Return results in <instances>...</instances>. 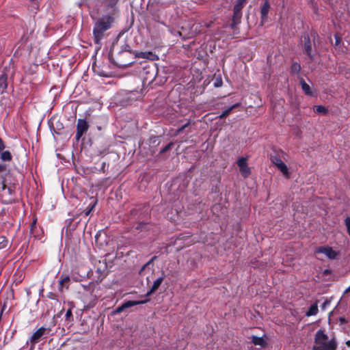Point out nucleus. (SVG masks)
I'll use <instances>...</instances> for the list:
<instances>
[{
    "label": "nucleus",
    "mask_w": 350,
    "mask_h": 350,
    "mask_svg": "<svg viewBox=\"0 0 350 350\" xmlns=\"http://www.w3.org/2000/svg\"><path fill=\"white\" fill-rule=\"evenodd\" d=\"M237 164L239 167H241V158L238 159L237 161Z\"/></svg>",
    "instance_id": "nucleus-33"
},
{
    "label": "nucleus",
    "mask_w": 350,
    "mask_h": 350,
    "mask_svg": "<svg viewBox=\"0 0 350 350\" xmlns=\"http://www.w3.org/2000/svg\"><path fill=\"white\" fill-rule=\"evenodd\" d=\"M154 259V257H152V258H151V260H150V261H149V262H152V260H153Z\"/></svg>",
    "instance_id": "nucleus-35"
},
{
    "label": "nucleus",
    "mask_w": 350,
    "mask_h": 350,
    "mask_svg": "<svg viewBox=\"0 0 350 350\" xmlns=\"http://www.w3.org/2000/svg\"><path fill=\"white\" fill-rule=\"evenodd\" d=\"M236 107V105H233L229 108H228L227 109H226L224 111H223V113L220 115V118H224L226 116H227L230 113V111H232V109L233 108H234Z\"/></svg>",
    "instance_id": "nucleus-21"
},
{
    "label": "nucleus",
    "mask_w": 350,
    "mask_h": 350,
    "mask_svg": "<svg viewBox=\"0 0 350 350\" xmlns=\"http://www.w3.org/2000/svg\"><path fill=\"white\" fill-rule=\"evenodd\" d=\"M272 163L280 170V172L285 176H288V168L286 165L278 157H273Z\"/></svg>",
    "instance_id": "nucleus-8"
},
{
    "label": "nucleus",
    "mask_w": 350,
    "mask_h": 350,
    "mask_svg": "<svg viewBox=\"0 0 350 350\" xmlns=\"http://www.w3.org/2000/svg\"><path fill=\"white\" fill-rule=\"evenodd\" d=\"M96 200H94L92 203V204L91 205L90 208H88L86 209L85 211H84V213L86 216L89 215L90 214V213L92 211V210L94 209V206H96Z\"/></svg>",
    "instance_id": "nucleus-22"
},
{
    "label": "nucleus",
    "mask_w": 350,
    "mask_h": 350,
    "mask_svg": "<svg viewBox=\"0 0 350 350\" xmlns=\"http://www.w3.org/2000/svg\"><path fill=\"white\" fill-rule=\"evenodd\" d=\"M5 170V165L0 163V172H3Z\"/></svg>",
    "instance_id": "nucleus-29"
},
{
    "label": "nucleus",
    "mask_w": 350,
    "mask_h": 350,
    "mask_svg": "<svg viewBox=\"0 0 350 350\" xmlns=\"http://www.w3.org/2000/svg\"><path fill=\"white\" fill-rule=\"evenodd\" d=\"M187 126V124H185L184 126H183L180 129H179L178 130V132L183 131Z\"/></svg>",
    "instance_id": "nucleus-32"
},
{
    "label": "nucleus",
    "mask_w": 350,
    "mask_h": 350,
    "mask_svg": "<svg viewBox=\"0 0 350 350\" xmlns=\"http://www.w3.org/2000/svg\"><path fill=\"white\" fill-rule=\"evenodd\" d=\"M318 312V306L317 304H312L308 310L306 312V315L307 317L314 316L316 315Z\"/></svg>",
    "instance_id": "nucleus-13"
},
{
    "label": "nucleus",
    "mask_w": 350,
    "mask_h": 350,
    "mask_svg": "<svg viewBox=\"0 0 350 350\" xmlns=\"http://www.w3.org/2000/svg\"><path fill=\"white\" fill-rule=\"evenodd\" d=\"M350 291V286L347 289V291Z\"/></svg>",
    "instance_id": "nucleus-40"
},
{
    "label": "nucleus",
    "mask_w": 350,
    "mask_h": 350,
    "mask_svg": "<svg viewBox=\"0 0 350 350\" xmlns=\"http://www.w3.org/2000/svg\"><path fill=\"white\" fill-rule=\"evenodd\" d=\"M327 304H329V302L327 301H325L322 306V308L325 309Z\"/></svg>",
    "instance_id": "nucleus-31"
},
{
    "label": "nucleus",
    "mask_w": 350,
    "mask_h": 350,
    "mask_svg": "<svg viewBox=\"0 0 350 350\" xmlns=\"http://www.w3.org/2000/svg\"><path fill=\"white\" fill-rule=\"evenodd\" d=\"M250 174V168L246 164L245 160L242 157V176H247Z\"/></svg>",
    "instance_id": "nucleus-15"
},
{
    "label": "nucleus",
    "mask_w": 350,
    "mask_h": 350,
    "mask_svg": "<svg viewBox=\"0 0 350 350\" xmlns=\"http://www.w3.org/2000/svg\"><path fill=\"white\" fill-rule=\"evenodd\" d=\"M304 53L308 56L310 60L314 59V55L312 53V44L308 34H305L304 36Z\"/></svg>",
    "instance_id": "nucleus-7"
},
{
    "label": "nucleus",
    "mask_w": 350,
    "mask_h": 350,
    "mask_svg": "<svg viewBox=\"0 0 350 350\" xmlns=\"http://www.w3.org/2000/svg\"><path fill=\"white\" fill-rule=\"evenodd\" d=\"M154 259V257H152V258H151V260H150V261H149V262H152V260H153Z\"/></svg>",
    "instance_id": "nucleus-37"
},
{
    "label": "nucleus",
    "mask_w": 350,
    "mask_h": 350,
    "mask_svg": "<svg viewBox=\"0 0 350 350\" xmlns=\"http://www.w3.org/2000/svg\"><path fill=\"white\" fill-rule=\"evenodd\" d=\"M336 344L334 340H329L323 330H318L315 335L313 350H336Z\"/></svg>",
    "instance_id": "nucleus-1"
},
{
    "label": "nucleus",
    "mask_w": 350,
    "mask_h": 350,
    "mask_svg": "<svg viewBox=\"0 0 350 350\" xmlns=\"http://www.w3.org/2000/svg\"><path fill=\"white\" fill-rule=\"evenodd\" d=\"M301 85H302L303 88H310V86L304 80H301Z\"/></svg>",
    "instance_id": "nucleus-28"
},
{
    "label": "nucleus",
    "mask_w": 350,
    "mask_h": 350,
    "mask_svg": "<svg viewBox=\"0 0 350 350\" xmlns=\"http://www.w3.org/2000/svg\"><path fill=\"white\" fill-rule=\"evenodd\" d=\"M245 1V0H242V3H243V1Z\"/></svg>",
    "instance_id": "nucleus-41"
},
{
    "label": "nucleus",
    "mask_w": 350,
    "mask_h": 350,
    "mask_svg": "<svg viewBox=\"0 0 350 350\" xmlns=\"http://www.w3.org/2000/svg\"><path fill=\"white\" fill-rule=\"evenodd\" d=\"M270 8V5L267 1L265 2L261 8V18L262 21H265L267 18V14L269 12Z\"/></svg>",
    "instance_id": "nucleus-11"
},
{
    "label": "nucleus",
    "mask_w": 350,
    "mask_h": 350,
    "mask_svg": "<svg viewBox=\"0 0 350 350\" xmlns=\"http://www.w3.org/2000/svg\"><path fill=\"white\" fill-rule=\"evenodd\" d=\"M1 159L3 161H9L12 159L11 153L6 150L1 153Z\"/></svg>",
    "instance_id": "nucleus-17"
},
{
    "label": "nucleus",
    "mask_w": 350,
    "mask_h": 350,
    "mask_svg": "<svg viewBox=\"0 0 350 350\" xmlns=\"http://www.w3.org/2000/svg\"><path fill=\"white\" fill-rule=\"evenodd\" d=\"M112 18L110 16H103L95 24L93 33L96 43H99L104 36V32L111 27Z\"/></svg>",
    "instance_id": "nucleus-2"
},
{
    "label": "nucleus",
    "mask_w": 350,
    "mask_h": 350,
    "mask_svg": "<svg viewBox=\"0 0 350 350\" xmlns=\"http://www.w3.org/2000/svg\"><path fill=\"white\" fill-rule=\"evenodd\" d=\"M154 259V257H152V258H151V260H150V261H149V262H152V260H153Z\"/></svg>",
    "instance_id": "nucleus-38"
},
{
    "label": "nucleus",
    "mask_w": 350,
    "mask_h": 350,
    "mask_svg": "<svg viewBox=\"0 0 350 350\" xmlns=\"http://www.w3.org/2000/svg\"><path fill=\"white\" fill-rule=\"evenodd\" d=\"M240 5L239 3H238L234 6V16L233 18L232 23L231 25L232 27H234L237 24L239 23V11H240Z\"/></svg>",
    "instance_id": "nucleus-12"
},
{
    "label": "nucleus",
    "mask_w": 350,
    "mask_h": 350,
    "mask_svg": "<svg viewBox=\"0 0 350 350\" xmlns=\"http://www.w3.org/2000/svg\"><path fill=\"white\" fill-rule=\"evenodd\" d=\"M139 58L148 59L152 61L158 59V56L152 52H139L136 54Z\"/></svg>",
    "instance_id": "nucleus-9"
},
{
    "label": "nucleus",
    "mask_w": 350,
    "mask_h": 350,
    "mask_svg": "<svg viewBox=\"0 0 350 350\" xmlns=\"http://www.w3.org/2000/svg\"><path fill=\"white\" fill-rule=\"evenodd\" d=\"M345 224H346V226H347V230H348L349 234L350 236V217H348V218L346 219Z\"/></svg>",
    "instance_id": "nucleus-26"
},
{
    "label": "nucleus",
    "mask_w": 350,
    "mask_h": 350,
    "mask_svg": "<svg viewBox=\"0 0 350 350\" xmlns=\"http://www.w3.org/2000/svg\"><path fill=\"white\" fill-rule=\"evenodd\" d=\"M154 259V257H152V258H151V260H150V261H149V262H152V260H153Z\"/></svg>",
    "instance_id": "nucleus-36"
},
{
    "label": "nucleus",
    "mask_w": 350,
    "mask_h": 350,
    "mask_svg": "<svg viewBox=\"0 0 350 350\" xmlns=\"http://www.w3.org/2000/svg\"><path fill=\"white\" fill-rule=\"evenodd\" d=\"M221 85H222V80H221V79L219 78V77H217L215 79V83H214V86L215 88H219Z\"/></svg>",
    "instance_id": "nucleus-24"
},
{
    "label": "nucleus",
    "mask_w": 350,
    "mask_h": 350,
    "mask_svg": "<svg viewBox=\"0 0 350 350\" xmlns=\"http://www.w3.org/2000/svg\"><path fill=\"white\" fill-rule=\"evenodd\" d=\"M150 264V262H147L146 265H144L142 268L141 269L140 271H139V273H141L145 269L146 267Z\"/></svg>",
    "instance_id": "nucleus-30"
},
{
    "label": "nucleus",
    "mask_w": 350,
    "mask_h": 350,
    "mask_svg": "<svg viewBox=\"0 0 350 350\" xmlns=\"http://www.w3.org/2000/svg\"><path fill=\"white\" fill-rule=\"evenodd\" d=\"M252 342L255 345H258L262 347L266 345V341L261 337L253 336Z\"/></svg>",
    "instance_id": "nucleus-14"
},
{
    "label": "nucleus",
    "mask_w": 350,
    "mask_h": 350,
    "mask_svg": "<svg viewBox=\"0 0 350 350\" xmlns=\"http://www.w3.org/2000/svg\"><path fill=\"white\" fill-rule=\"evenodd\" d=\"M320 98L321 100H329V98L328 97L327 95H325V94H321L320 95Z\"/></svg>",
    "instance_id": "nucleus-27"
},
{
    "label": "nucleus",
    "mask_w": 350,
    "mask_h": 350,
    "mask_svg": "<svg viewBox=\"0 0 350 350\" xmlns=\"http://www.w3.org/2000/svg\"><path fill=\"white\" fill-rule=\"evenodd\" d=\"M317 252L324 254L329 259H335L338 256V252L328 246L319 247Z\"/></svg>",
    "instance_id": "nucleus-5"
},
{
    "label": "nucleus",
    "mask_w": 350,
    "mask_h": 350,
    "mask_svg": "<svg viewBox=\"0 0 350 350\" xmlns=\"http://www.w3.org/2000/svg\"><path fill=\"white\" fill-rule=\"evenodd\" d=\"M169 147H170V145H168L167 146H166V147L163 149V152H164V151H166V150L169 148Z\"/></svg>",
    "instance_id": "nucleus-34"
},
{
    "label": "nucleus",
    "mask_w": 350,
    "mask_h": 350,
    "mask_svg": "<svg viewBox=\"0 0 350 350\" xmlns=\"http://www.w3.org/2000/svg\"><path fill=\"white\" fill-rule=\"evenodd\" d=\"M7 77L4 75L0 76V88H7Z\"/></svg>",
    "instance_id": "nucleus-18"
},
{
    "label": "nucleus",
    "mask_w": 350,
    "mask_h": 350,
    "mask_svg": "<svg viewBox=\"0 0 350 350\" xmlns=\"http://www.w3.org/2000/svg\"><path fill=\"white\" fill-rule=\"evenodd\" d=\"M46 332V329L43 327H40L37 329L29 338V340L27 342V344L30 342L31 344V350L34 349V346L36 343H38L43 336Z\"/></svg>",
    "instance_id": "nucleus-3"
},
{
    "label": "nucleus",
    "mask_w": 350,
    "mask_h": 350,
    "mask_svg": "<svg viewBox=\"0 0 350 350\" xmlns=\"http://www.w3.org/2000/svg\"><path fill=\"white\" fill-rule=\"evenodd\" d=\"M88 123L85 120L79 119L77 124V139H79L88 130Z\"/></svg>",
    "instance_id": "nucleus-4"
},
{
    "label": "nucleus",
    "mask_w": 350,
    "mask_h": 350,
    "mask_svg": "<svg viewBox=\"0 0 350 350\" xmlns=\"http://www.w3.org/2000/svg\"><path fill=\"white\" fill-rule=\"evenodd\" d=\"M306 95L314 96L316 94L317 89H304Z\"/></svg>",
    "instance_id": "nucleus-20"
},
{
    "label": "nucleus",
    "mask_w": 350,
    "mask_h": 350,
    "mask_svg": "<svg viewBox=\"0 0 350 350\" xmlns=\"http://www.w3.org/2000/svg\"><path fill=\"white\" fill-rule=\"evenodd\" d=\"M291 69L293 73H298L301 70V66L297 63H293Z\"/></svg>",
    "instance_id": "nucleus-19"
},
{
    "label": "nucleus",
    "mask_w": 350,
    "mask_h": 350,
    "mask_svg": "<svg viewBox=\"0 0 350 350\" xmlns=\"http://www.w3.org/2000/svg\"><path fill=\"white\" fill-rule=\"evenodd\" d=\"M69 280H70L69 277H65L64 278H63L59 282V284H60L61 287H63L64 285H66L68 284V282H69Z\"/></svg>",
    "instance_id": "nucleus-25"
},
{
    "label": "nucleus",
    "mask_w": 350,
    "mask_h": 350,
    "mask_svg": "<svg viewBox=\"0 0 350 350\" xmlns=\"http://www.w3.org/2000/svg\"><path fill=\"white\" fill-rule=\"evenodd\" d=\"M163 280L162 277L157 278L153 283L152 288L150 290L146 293V296H149L150 294L154 293L161 285Z\"/></svg>",
    "instance_id": "nucleus-10"
},
{
    "label": "nucleus",
    "mask_w": 350,
    "mask_h": 350,
    "mask_svg": "<svg viewBox=\"0 0 350 350\" xmlns=\"http://www.w3.org/2000/svg\"><path fill=\"white\" fill-rule=\"evenodd\" d=\"M95 238H96V241H97V240H98V235H96V236H95Z\"/></svg>",
    "instance_id": "nucleus-39"
},
{
    "label": "nucleus",
    "mask_w": 350,
    "mask_h": 350,
    "mask_svg": "<svg viewBox=\"0 0 350 350\" xmlns=\"http://www.w3.org/2000/svg\"><path fill=\"white\" fill-rule=\"evenodd\" d=\"M148 301V300H141V301H125L124 304H122L121 306H118L115 312L116 313H120L122 312L125 308H128L132 306H135L139 304H143Z\"/></svg>",
    "instance_id": "nucleus-6"
},
{
    "label": "nucleus",
    "mask_w": 350,
    "mask_h": 350,
    "mask_svg": "<svg viewBox=\"0 0 350 350\" xmlns=\"http://www.w3.org/2000/svg\"><path fill=\"white\" fill-rule=\"evenodd\" d=\"M66 320L70 321L72 319V308H70L66 312Z\"/></svg>",
    "instance_id": "nucleus-23"
},
{
    "label": "nucleus",
    "mask_w": 350,
    "mask_h": 350,
    "mask_svg": "<svg viewBox=\"0 0 350 350\" xmlns=\"http://www.w3.org/2000/svg\"><path fill=\"white\" fill-rule=\"evenodd\" d=\"M314 109L317 113H320L322 115H327L328 113V109L323 105L314 106Z\"/></svg>",
    "instance_id": "nucleus-16"
}]
</instances>
